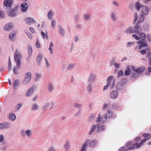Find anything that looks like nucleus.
<instances>
[{"mask_svg": "<svg viewBox=\"0 0 151 151\" xmlns=\"http://www.w3.org/2000/svg\"><path fill=\"white\" fill-rule=\"evenodd\" d=\"M14 58L15 61L17 63V66L19 68V66L21 64V55L17 49L16 50L14 54Z\"/></svg>", "mask_w": 151, "mask_h": 151, "instance_id": "f257e3e1", "label": "nucleus"}, {"mask_svg": "<svg viewBox=\"0 0 151 151\" xmlns=\"http://www.w3.org/2000/svg\"><path fill=\"white\" fill-rule=\"evenodd\" d=\"M21 135L24 138H30L32 135V131L31 129H28L25 131L23 129L20 131Z\"/></svg>", "mask_w": 151, "mask_h": 151, "instance_id": "f03ea898", "label": "nucleus"}, {"mask_svg": "<svg viewBox=\"0 0 151 151\" xmlns=\"http://www.w3.org/2000/svg\"><path fill=\"white\" fill-rule=\"evenodd\" d=\"M115 79H113L112 76H109L107 79L106 84L109 86L110 89H111L113 88L115 86Z\"/></svg>", "mask_w": 151, "mask_h": 151, "instance_id": "7ed1b4c3", "label": "nucleus"}, {"mask_svg": "<svg viewBox=\"0 0 151 151\" xmlns=\"http://www.w3.org/2000/svg\"><path fill=\"white\" fill-rule=\"evenodd\" d=\"M54 104L53 102L47 101L45 102L42 108V111H45L47 110L48 107L50 106V109H51L54 106Z\"/></svg>", "mask_w": 151, "mask_h": 151, "instance_id": "20e7f679", "label": "nucleus"}, {"mask_svg": "<svg viewBox=\"0 0 151 151\" xmlns=\"http://www.w3.org/2000/svg\"><path fill=\"white\" fill-rule=\"evenodd\" d=\"M32 77V74L30 72H28L25 75V76L22 83L24 85L27 84L31 80Z\"/></svg>", "mask_w": 151, "mask_h": 151, "instance_id": "39448f33", "label": "nucleus"}, {"mask_svg": "<svg viewBox=\"0 0 151 151\" xmlns=\"http://www.w3.org/2000/svg\"><path fill=\"white\" fill-rule=\"evenodd\" d=\"M13 3V0H4V4L5 7V10L6 12H9Z\"/></svg>", "mask_w": 151, "mask_h": 151, "instance_id": "423d86ee", "label": "nucleus"}, {"mask_svg": "<svg viewBox=\"0 0 151 151\" xmlns=\"http://www.w3.org/2000/svg\"><path fill=\"white\" fill-rule=\"evenodd\" d=\"M131 69L133 72L137 73L139 74L141 73L145 70V68L144 67L140 66L137 68L134 66H132Z\"/></svg>", "mask_w": 151, "mask_h": 151, "instance_id": "0eeeda50", "label": "nucleus"}, {"mask_svg": "<svg viewBox=\"0 0 151 151\" xmlns=\"http://www.w3.org/2000/svg\"><path fill=\"white\" fill-rule=\"evenodd\" d=\"M107 119V115L106 114L103 115L101 117L100 114H99L96 121V122H99L101 123H104L106 121Z\"/></svg>", "mask_w": 151, "mask_h": 151, "instance_id": "6e6552de", "label": "nucleus"}, {"mask_svg": "<svg viewBox=\"0 0 151 151\" xmlns=\"http://www.w3.org/2000/svg\"><path fill=\"white\" fill-rule=\"evenodd\" d=\"M14 27V24L10 22L6 24L4 27V29L6 31H9L12 29Z\"/></svg>", "mask_w": 151, "mask_h": 151, "instance_id": "1a4fd4ad", "label": "nucleus"}, {"mask_svg": "<svg viewBox=\"0 0 151 151\" xmlns=\"http://www.w3.org/2000/svg\"><path fill=\"white\" fill-rule=\"evenodd\" d=\"M17 9V7H16L14 9H11V8L9 10V12H7L9 13V16L12 17H15L17 15L16 11Z\"/></svg>", "mask_w": 151, "mask_h": 151, "instance_id": "9d476101", "label": "nucleus"}, {"mask_svg": "<svg viewBox=\"0 0 151 151\" xmlns=\"http://www.w3.org/2000/svg\"><path fill=\"white\" fill-rule=\"evenodd\" d=\"M96 78L95 75L94 73H91L87 80L88 82L92 84L95 80Z\"/></svg>", "mask_w": 151, "mask_h": 151, "instance_id": "9b49d317", "label": "nucleus"}, {"mask_svg": "<svg viewBox=\"0 0 151 151\" xmlns=\"http://www.w3.org/2000/svg\"><path fill=\"white\" fill-rule=\"evenodd\" d=\"M34 88L32 87L29 88L27 91L25 93V96L27 97H29L32 96L34 93Z\"/></svg>", "mask_w": 151, "mask_h": 151, "instance_id": "f8f14e48", "label": "nucleus"}, {"mask_svg": "<svg viewBox=\"0 0 151 151\" xmlns=\"http://www.w3.org/2000/svg\"><path fill=\"white\" fill-rule=\"evenodd\" d=\"M25 21L26 23L28 25L31 24V23H35L36 22V21L35 19L30 17L26 18L25 19Z\"/></svg>", "mask_w": 151, "mask_h": 151, "instance_id": "ddd939ff", "label": "nucleus"}, {"mask_svg": "<svg viewBox=\"0 0 151 151\" xmlns=\"http://www.w3.org/2000/svg\"><path fill=\"white\" fill-rule=\"evenodd\" d=\"M149 11L148 8L146 6H143L141 10V15L144 16L147 14Z\"/></svg>", "mask_w": 151, "mask_h": 151, "instance_id": "4468645a", "label": "nucleus"}, {"mask_svg": "<svg viewBox=\"0 0 151 151\" xmlns=\"http://www.w3.org/2000/svg\"><path fill=\"white\" fill-rule=\"evenodd\" d=\"M58 30L59 33L62 37H64L65 35V31L63 27L61 25H59L58 26Z\"/></svg>", "mask_w": 151, "mask_h": 151, "instance_id": "2eb2a0df", "label": "nucleus"}, {"mask_svg": "<svg viewBox=\"0 0 151 151\" xmlns=\"http://www.w3.org/2000/svg\"><path fill=\"white\" fill-rule=\"evenodd\" d=\"M10 124L7 122L0 123V129H4L5 128L8 129L10 127Z\"/></svg>", "mask_w": 151, "mask_h": 151, "instance_id": "dca6fc26", "label": "nucleus"}, {"mask_svg": "<svg viewBox=\"0 0 151 151\" xmlns=\"http://www.w3.org/2000/svg\"><path fill=\"white\" fill-rule=\"evenodd\" d=\"M142 30V28L138 24L135 25L134 27V33H139L141 32Z\"/></svg>", "mask_w": 151, "mask_h": 151, "instance_id": "f3484780", "label": "nucleus"}, {"mask_svg": "<svg viewBox=\"0 0 151 151\" xmlns=\"http://www.w3.org/2000/svg\"><path fill=\"white\" fill-rule=\"evenodd\" d=\"M17 33V31L16 30H14L11 32L9 34V38L11 40H14L15 36Z\"/></svg>", "mask_w": 151, "mask_h": 151, "instance_id": "a211bd4d", "label": "nucleus"}, {"mask_svg": "<svg viewBox=\"0 0 151 151\" xmlns=\"http://www.w3.org/2000/svg\"><path fill=\"white\" fill-rule=\"evenodd\" d=\"M28 5L25 3H22L21 5V10L23 12H26L28 9Z\"/></svg>", "mask_w": 151, "mask_h": 151, "instance_id": "6ab92c4d", "label": "nucleus"}, {"mask_svg": "<svg viewBox=\"0 0 151 151\" xmlns=\"http://www.w3.org/2000/svg\"><path fill=\"white\" fill-rule=\"evenodd\" d=\"M147 139H144L142 140L139 143H135L134 144V145L135 146L136 149H138L141 147L143 144L145 142Z\"/></svg>", "mask_w": 151, "mask_h": 151, "instance_id": "aec40b11", "label": "nucleus"}, {"mask_svg": "<svg viewBox=\"0 0 151 151\" xmlns=\"http://www.w3.org/2000/svg\"><path fill=\"white\" fill-rule=\"evenodd\" d=\"M137 43L139 44L138 46L139 49H141L142 48V47H146L147 44L145 42H144L141 40H139L137 42Z\"/></svg>", "mask_w": 151, "mask_h": 151, "instance_id": "412c9836", "label": "nucleus"}, {"mask_svg": "<svg viewBox=\"0 0 151 151\" xmlns=\"http://www.w3.org/2000/svg\"><path fill=\"white\" fill-rule=\"evenodd\" d=\"M118 96V92L116 90L111 91L110 93V97L112 99L116 98Z\"/></svg>", "mask_w": 151, "mask_h": 151, "instance_id": "4be33fe9", "label": "nucleus"}, {"mask_svg": "<svg viewBox=\"0 0 151 151\" xmlns=\"http://www.w3.org/2000/svg\"><path fill=\"white\" fill-rule=\"evenodd\" d=\"M124 32L126 34L134 33V28L131 26H129L126 29Z\"/></svg>", "mask_w": 151, "mask_h": 151, "instance_id": "5701e85b", "label": "nucleus"}, {"mask_svg": "<svg viewBox=\"0 0 151 151\" xmlns=\"http://www.w3.org/2000/svg\"><path fill=\"white\" fill-rule=\"evenodd\" d=\"M39 109V106L38 104L33 103L31 107V109L32 111H37Z\"/></svg>", "mask_w": 151, "mask_h": 151, "instance_id": "b1692460", "label": "nucleus"}, {"mask_svg": "<svg viewBox=\"0 0 151 151\" xmlns=\"http://www.w3.org/2000/svg\"><path fill=\"white\" fill-rule=\"evenodd\" d=\"M110 17L111 19L114 22H116L117 21V17L115 13L114 12L111 13L110 15Z\"/></svg>", "mask_w": 151, "mask_h": 151, "instance_id": "393cba45", "label": "nucleus"}, {"mask_svg": "<svg viewBox=\"0 0 151 151\" xmlns=\"http://www.w3.org/2000/svg\"><path fill=\"white\" fill-rule=\"evenodd\" d=\"M132 71L129 65H127L126 67V70L124 71L125 75L126 76L129 75L131 73Z\"/></svg>", "mask_w": 151, "mask_h": 151, "instance_id": "a878e982", "label": "nucleus"}, {"mask_svg": "<svg viewBox=\"0 0 151 151\" xmlns=\"http://www.w3.org/2000/svg\"><path fill=\"white\" fill-rule=\"evenodd\" d=\"M42 76V74L39 73H35V81H37L40 80V78Z\"/></svg>", "mask_w": 151, "mask_h": 151, "instance_id": "bb28decb", "label": "nucleus"}, {"mask_svg": "<svg viewBox=\"0 0 151 151\" xmlns=\"http://www.w3.org/2000/svg\"><path fill=\"white\" fill-rule=\"evenodd\" d=\"M75 67V64L74 63H69L67 66L66 69L68 70L73 69Z\"/></svg>", "mask_w": 151, "mask_h": 151, "instance_id": "cd10ccee", "label": "nucleus"}, {"mask_svg": "<svg viewBox=\"0 0 151 151\" xmlns=\"http://www.w3.org/2000/svg\"><path fill=\"white\" fill-rule=\"evenodd\" d=\"M105 127L104 125H98L97 126L96 130L98 132L103 131L104 130Z\"/></svg>", "mask_w": 151, "mask_h": 151, "instance_id": "c85d7f7f", "label": "nucleus"}, {"mask_svg": "<svg viewBox=\"0 0 151 151\" xmlns=\"http://www.w3.org/2000/svg\"><path fill=\"white\" fill-rule=\"evenodd\" d=\"M22 104L21 102L18 103L17 105L16 106L14 111L15 112H16L18 111L21 107L22 106Z\"/></svg>", "mask_w": 151, "mask_h": 151, "instance_id": "c756f323", "label": "nucleus"}, {"mask_svg": "<svg viewBox=\"0 0 151 151\" xmlns=\"http://www.w3.org/2000/svg\"><path fill=\"white\" fill-rule=\"evenodd\" d=\"M54 45L52 42H50V44L49 46L48 50H50V54L51 55H52L53 52L52 50V47Z\"/></svg>", "mask_w": 151, "mask_h": 151, "instance_id": "7c9ffc66", "label": "nucleus"}, {"mask_svg": "<svg viewBox=\"0 0 151 151\" xmlns=\"http://www.w3.org/2000/svg\"><path fill=\"white\" fill-rule=\"evenodd\" d=\"M48 89L50 92H51L54 89V86L51 83H49L48 84Z\"/></svg>", "mask_w": 151, "mask_h": 151, "instance_id": "2f4dec72", "label": "nucleus"}, {"mask_svg": "<svg viewBox=\"0 0 151 151\" xmlns=\"http://www.w3.org/2000/svg\"><path fill=\"white\" fill-rule=\"evenodd\" d=\"M144 6L140 4L138 2H136L135 4V7L136 9L138 10H139L143 6Z\"/></svg>", "mask_w": 151, "mask_h": 151, "instance_id": "473e14b6", "label": "nucleus"}, {"mask_svg": "<svg viewBox=\"0 0 151 151\" xmlns=\"http://www.w3.org/2000/svg\"><path fill=\"white\" fill-rule=\"evenodd\" d=\"M96 126L95 124H93L91 127L90 130L88 133V134L90 135L93 133V131L96 128Z\"/></svg>", "mask_w": 151, "mask_h": 151, "instance_id": "72a5a7b5", "label": "nucleus"}, {"mask_svg": "<svg viewBox=\"0 0 151 151\" xmlns=\"http://www.w3.org/2000/svg\"><path fill=\"white\" fill-rule=\"evenodd\" d=\"M54 14V13L51 10L49 11L47 14L48 18L49 19H50L53 16Z\"/></svg>", "mask_w": 151, "mask_h": 151, "instance_id": "f704fd0d", "label": "nucleus"}, {"mask_svg": "<svg viewBox=\"0 0 151 151\" xmlns=\"http://www.w3.org/2000/svg\"><path fill=\"white\" fill-rule=\"evenodd\" d=\"M89 141L88 142V144H89L91 146H95L97 143V142L96 140L90 141L88 140Z\"/></svg>", "mask_w": 151, "mask_h": 151, "instance_id": "c9c22d12", "label": "nucleus"}, {"mask_svg": "<svg viewBox=\"0 0 151 151\" xmlns=\"http://www.w3.org/2000/svg\"><path fill=\"white\" fill-rule=\"evenodd\" d=\"M134 18L133 22V24H135L137 20L138 15L137 13H135L134 14Z\"/></svg>", "mask_w": 151, "mask_h": 151, "instance_id": "e433bc0d", "label": "nucleus"}, {"mask_svg": "<svg viewBox=\"0 0 151 151\" xmlns=\"http://www.w3.org/2000/svg\"><path fill=\"white\" fill-rule=\"evenodd\" d=\"M92 83H90L88 84L87 87V91L88 92H91L92 90Z\"/></svg>", "mask_w": 151, "mask_h": 151, "instance_id": "4c0bfd02", "label": "nucleus"}, {"mask_svg": "<svg viewBox=\"0 0 151 151\" xmlns=\"http://www.w3.org/2000/svg\"><path fill=\"white\" fill-rule=\"evenodd\" d=\"M9 118L12 121L15 120L16 118L15 115L13 113H11L9 114Z\"/></svg>", "mask_w": 151, "mask_h": 151, "instance_id": "58836bf2", "label": "nucleus"}, {"mask_svg": "<svg viewBox=\"0 0 151 151\" xmlns=\"http://www.w3.org/2000/svg\"><path fill=\"white\" fill-rule=\"evenodd\" d=\"M19 85V81L17 80H15L13 83V87L16 88V87Z\"/></svg>", "mask_w": 151, "mask_h": 151, "instance_id": "ea45409f", "label": "nucleus"}, {"mask_svg": "<svg viewBox=\"0 0 151 151\" xmlns=\"http://www.w3.org/2000/svg\"><path fill=\"white\" fill-rule=\"evenodd\" d=\"M145 18L144 16L141 14V17L138 19L137 22L139 23H142L143 21Z\"/></svg>", "mask_w": 151, "mask_h": 151, "instance_id": "a19ab883", "label": "nucleus"}, {"mask_svg": "<svg viewBox=\"0 0 151 151\" xmlns=\"http://www.w3.org/2000/svg\"><path fill=\"white\" fill-rule=\"evenodd\" d=\"M91 15L90 14H86L84 15V19L85 20H88L90 19Z\"/></svg>", "mask_w": 151, "mask_h": 151, "instance_id": "79ce46f5", "label": "nucleus"}, {"mask_svg": "<svg viewBox=\"0 0 151 151\" xmlns=\"http://www.w3.org/2000/svg\"><path fill=\"white\" fill-rule=\"evenodd\" d=\"M47 151H56V150L54 146L51 145L48 147Z\"/></svg>", "mask_w": 151, "mask_h": 151, "instance_id": "37998d69", "label": "nucleus"}, {"mask_svg": "<svg viewBox=\"0 0 151 151\" xmlns=\"http://www.w3.org/2000/svg\"><path fill=\"white\" fill-rule=\"evenodd\" d=\"M89 141L88 140H86L85 143L83 144L81 149L86 150V147L88 146V142Z\"/></svg>", "mask_w": 151, "mask_h": 151, "instance_id": "c03bdc74", "label": "nucleus"}, {"mask_svg": "<svg viewBox=\"0 0 151 151\" xmlns=\"http://www.w3.org/2000/svg\"><path fill=\"white\" fill-rule=\"evenodd\" d=\"M73 106L76 108H80L82 107V105L80 104H78L76 102H75L73 104Z\"/></svg>", "mask_w": 151, "mask_h": 151, "instance_id": "a18cd8bd", "label": "nucleus"}, {"mask_svg": "<svg viewBox=\"0 0 151 151\" xmlns=\"http://www.w3.org/2000/svg\"><path fill=\"white\" fill-rule=\"evenodd\" d=\"M124 75L123 72L122 70H120L118 72L117 77L118 78H119L122 76H123Z\"/></svg>", "mask_w": 151, "mask_h": 151, "instance_id": "49530a36", "label": "nucleus"}, {"mask_svg": "<svg viewBox=\"0 0 151 151\" xmlns=\"http://www.w3.org/2000/svg\"><path fill=\"white\" fill-rule=\"evenodd\" d=\"M56 24V21L55 20H52L51 22V26L53 28L55 27V26Z\"/></svg>", "mask_w": 151, "mask_h": 151, "instance_id": "de8ad7c7", "label": "nucleus"}, {"mask_svg": "<svg viewBox=\"0 0 151 151\" xmlns=\"http://www.w3.org/2000/svg\"><path fill=\"white\" fill-rule=\"evenodd\" d=\"M139 76V74L136 72H133L132 75V77L134 78H136L138 77Z\"/></svg>", "mask_w": 151, "mask_h": 151, "instance_id": "09e8293b", "label": "nucleus"}, {"mask_svg": "<svg viewBox=\"0 0 151 151\" xmlns=\"http://www.w3.org/2000/svg\"><path fill=\"white\" fill-rule=\"evenodd\" d=\"M42 59V55L41 54H39L37 56V63L40 62Z\"/></svg>", "mask_w": 151, "mask_h": 151, "instance_id": "8fccbe9b", "label": "nucleus"}, {"mask_svg": "<svg viewBox=\"0 0 151 151\" xmlns=\"http://www.w3.org/2000/svg\"><path fill=\"white\" fill-rule=\"evenodd\" d=\"M107 114H106V115H107V116H108V117H111L112 116L113 113L112 111H110V110H108L107 111Z\"/></svg>", "mask_w": 151, "mask_h": 151, "instance_id": "3c124183", "label": "nucleus"}, {"mask_svg": "<svg viewBox=\"0 0 151 151\" xmlns=\"http://www.w3.org/2000/svg\"><path fill=\"white\" fill-rule=\"evenodd\" d=\"M140 36L142 40H145L146 38L145 35L143 32H141L140 34Z\"/></svg>", "mask_w": 151, "mask_h": 151, "instance_id": "603ef678", "label": "nucleus"}, {"mask_svg": "<svg viewBox=\"0 0 151 151\" xmlns=\"http://www.w3.org/2000/svg\"><path fill=\"white\" fill-rule=\"evenodd\" d=\"M147 51V49H143L142 50H141L140 51V52L142 55H144L145 54Z\"/></svg>", "mask_w": 151, "mask_h": 151, "instance_id": "864d4df0", "label": "nucleus"}, {"mask_svg": "<svg viewBox=\"0 0 151 151\" xmlns=\"http://www.w3.org/2000/svg\"><path fill=\"white\" fill-rule=\"evenodd\" d=\"M127 47H131V46H132L133 45H134V42H127Z\"/></svg>", "mask_w": 151, "mask_h": 151, "instance_id": "5fc2aeb1", "label": "nucleus"}, {"mask_svg": "<svg viewBox=\"0 0 151 151\" xmlns=\"http://www.w3.org/2000/svg\"><path fill=\"white\" fill-rule=\"evenodd\" d=\"M5 16L4 12L2 11H0V18L3 19Z\"/></svg>", "mask_w": 151, "mask_h": 151, "instance_id": "6e6d98bb", "label": "nucleus"}, {"mask_svg": "<svg viewBox=\"0 0 151 151\" xmlns=\"http://www.w3.org/2000/svg\"><path fill=\"white\" fill-rule=\"evenodd\" d=\"M70 146V144L68 141H66L65 144L64 145L65 148L68 149Z\"/></svg>", "mask_w": 151, "mask_h": 151, "instance_id": "4d7b16f0", "label": "nucleus"}, {"mask_svg": "<svg viewBox=\"0 0 151 151\" xmlns=\"http://www.w3.org/2000/svg\"><path fill=\"white\" fill-rule=\"evenodd\" d=\"M132 36L135 39L138 40H139L140 39V37L136 35L135 34H133L132 35Z\"/></svg>", "mask_w": 151, "mask_h": 151, "instance_id": "13d9d810", "label": "nucleus"}, {"mask_svg": "<svg viewBox=\"0 0 151 151\" xmlns=\"http://www.w3.org/2000/svg\"><path fill=\"white\" fill-rule=\"evenodd\" d=\"M114 65L115 68H119L120 67V64L118 63H114Z\"/></svg>", "mask_w": 151, "mask_h": 151, "instance_id": "bf43d9fd", "label": "nucleus"}, {"mask_svg": "<svg viewBox=\"0 0 151 151\" xmlns=\"http://www.w3.org/2000/svg\"><path fill=\"white\" fill-rule=\"evenodd\" d=\"M41 34H42V38L44 39L45 38V37L46 36V35L45 34H47V32H41Z\"/></svg>", "mask_w": 151, "mask_h": 151, "instance_id": "052dcab7", "label": "nucleus"}, {"mask_svg": "<svg viewBox=\"0 0 151 151\" xmlns=\"http://www.w3.org/2000/svg\"><path fill=\"white\" fill-rule=\"evenodd\" d=\"M108 106V104H104L103 105V107L102 108V110L103 111H105V109L107 108Z\"/></svg>", "mask_w": 151, "mask_h": 151, "instance_id": "680f3d73", "label": "nucleus"}, {"mask_svg": "<svg viewBox=\"0 0 151 151\" xmlns=\"http://www.w3.org/2000/svg\"><path fill=\"white\" fill-rule=\"evenodd\" d=\"M35 45L36 47L37 48H39L40 47V43L38 42V39L37 40Z\"/></svg>", "mask_w": 151, "mask_h": 151, "instance_id": "e2e57ef3", "label": "nucleus"}, {"mask_svg": "<svg viewBox=\"0 0 151 151\" xmlns=\"http://www.w3.org/2000/svg\"><path fill=\"white\" fill-rule=\"evenodd\" d=\"M4 141V136L2 134L0 135V142H2Z\"/></svg>", "mask_w": 151, "mask_h": 151, "instance_id": "0e129e2a", "label": "nucleus"}, {"mask_svg": "<svg viewBox=\"0 0 151 151\" xmlns=\"http://www.w3.org/2000/svg\"><path fill=\"white\" fill-rule=\"evenodd\" d=\"M26 34H27L28 37H29V38L31 39L32 37V36L31 34L29 32H27Z\"/></svg>", "mask_w": 151, "mask_h": 151, "instance_id": "69168bd1", "label": "nucleus"}, {"mask_svg": "<svg viewBox=\"0 0 151 151\" xmlns=\"http://www.w3.org/2000/svg\"><path fill=\"white\" fill-rule=\"evenodd\" d=\"M135 148V146H134L133 145V146L129 147L126 150H133Z\"/></svg>", "mask_w": 151, "mask_h": 151, "instance_id": "338daca9", "label": "nucleus"}, {"mask_svg": "<svg viewBox=\"0 0 151 151\" xmlns=\"http://www.w3.org/2000/svg\"><path fill=\"white\" fill-rule=\"evenodd\" d=\"M143 137L145 138H147L148 137H150V133H147V134H145L144 133L143 134Z\"/></svg>", "mask_w": 151, "mask_h": 151, "instance_id": "774afa93", "label": "nucleus"}]
</instances>
